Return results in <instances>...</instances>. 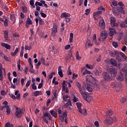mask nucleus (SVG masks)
Wrapping results in <instances>:
<instances>
[{
  "label": "nucleus",
  "instance_id": "10",
  "mask_svg": "<svg viewBox=\"0 0 127 127\" xmlns=\"http://www.w3.org/2000/svg\"><path fill=\"white\" fill-rule=\"evenodd\" d=\"M71 106H72V102L71 100L69 99L68 101H67L64 104V107H65V108H69V109L71 110V109H70Z\"/></svg>",
  "mask_w": 127,
  "mask_h": 127
},
{
  "label": "nucleus",
  "instance_id": "1",
  "mask_svg": "<svg viewBox=\"0 0 127 127\" xmlns=\"http://www.w3.org/2000/svg\"><path fill=\"white\" fill-rule=\"evenodd\" d=\"M116 122H117V118L115 117H106L104 120V123L107 126H111V125H113V124L116 123Z\"/></svg>",
  "mask_w": 127,
  "mask_h": 127
},
{
  "label": "nucleus",
  "instance_id": "48",
  "mask_svg": "<svg viewBox=\"0 0 127 127\" xmlns=\"http://www.w3.org/2000/svg\"><path fill=\"white\" fill-rule=\"evenodd\" d=\"M30 83H31V80H29L27 81L26 84V88H28V87H29V86L30 85Z\"/></svg>",
  "mask_w": 127,
  "mask_h": 127
},
{
  "label": "nucleus",
  "instance_id": "4",
  "mask_svg": "<svg viewBox=\"0 0 127 127\" xmlns=\"http://www.w3.org/2000/svg\"><path fill=\"white\" fill-rule=\"evenodd\" d=\"M57 29H58L57 25H53V28L52 29V33H51L52 36H53L54 37H55L56 35L55 34L58 32V31H57Z\"/></svg>",
  "mask_w": 127,
  "mask_h": 127
},
{
  "label": "nucleus",
  "instance_id": "18",
  "mask_svg": "<svg viewBox=\"0 0 127 127\" xmlns=\"http://www.w3.org/2000/svg\"><path fill=\"white\" fill-rule=\"evenodd\" d=\"M10 20L11 21H13V23H15V20H16V19L15 18V14H10Z\"/></svg>",
  "mask_w": 127,
  "mask_h": 127
},
{
  "label": "nucleus",
  "instance_id": "7",
  "mask_svg": "<svg viewBox=\"0 0 127 127\" xmlns=\"http://www.w3.org/2000/svg\"><path fill=\"white\" fill-rule=\"evenodd\" d=\"M15 115L17 118H21L22 115L21 114V110L19 108H17L16 109V112L15 113Z\"/></svg>",
  "mask_w": 127,
  "mask_h": 127
},
{
  "label": "nucleus",
  "instance_id": "36",
  "mask_svg": "<svg viewBox=\"0 0 127 127\" xmlns=\"http://www.w3.org/2000/svg\"><path fill=\"white\" fill-rule=\"evenodd\" d=\"M66 18V17H68V15L65 13H63L61 14V18Z\"/></svg>",
  "mask_w": 127,
  "mask_h": 127
},
{
  "label": "nucleus",
  "instance_id": "15",
  "mask_svg": "<svg viewBox=\"0 0 127 127\" xmlns=\"http://www.w3.org/2000/svg\"><path fill=\"white\" fill-rule=\"evenodd\" d=\"M77 108L78 109V111L80 113V114L83 113V110L81 109L82 107V104L81 103H79V102L76 103Z\"/></svg>",
  "mask_w": 127,
  "mask_h": 127
},
{
  "label": "nucleus",
  "instance_id": "25",
  "mask_svg": "<svg viewBox=\"0 0 127 127\" xmlns=\"http://www.w3.org/2000/svg\"><path fill=\"white\" fill-rule=\"evenodd\" d=\"M57 90H55L53 91V97H52V100H57Z\"/></svg>",
  "mask_w": 127,
  "mask_h": 127
},
{
  "label": "nucleus",
  "instance_id": "3",
  "mask_svg": "<svg viewBox=\"0 0 127 127\" xmlns=\"http://www.w3.org/2000/svg\"><path fill=\"white\" fill-rule=\"evenodd\" d=\"M102 76L105 81H107V82H110L111 80H112V78H111V76H110V74L107 73L106 72H104L102 73Z\"/></svg>",
  "mask_w": 127,
  "mask_h": 127
},
{
  "label": "nucleus",
  "instance_id": "62",
  "mask_svg": "<svg viewBox=\"0 0 127 127\" xmlns=\"http://www.w3.org/2000/svg\"><path fill=\"white\" fill-rule=\"evenodd\" d=\"M43 86V83H40L39 84V85L38 86V88L41 89V88H42Z\"/></svg>",
  "mask_w": 127,
  "mask_h": 127
},
{
  "label": "nucleus",
  "instance_id": "55",
  "mask_svg": "<svg viewBox=\"0 0 127 127\" xmlns=\"http://www.w3.org/2000/svg\"><path fill=\"white\" fill-rule=\"evenodd\" d=\"M92 98L91 96L87 97V99H86V101H87L88 103H90V102L92 101Z\"/></svg>",
  "mask_w": 127,
  "mask_h": 127
},
{
  "label": "nucleus",
  "instance_id": "28",
  "mask_svg": "<svg viewBox=\"0 0 127 127\" xmlns=\"http://www.w3.org/2000/svg\"><path fill=\"white\" fill-rule=\"evenodd\" d=\"M119 52L117 51H115L114 52L113 51H110L109 53L110 55H111V56L112 57H116V53H118Z\"/></svg>",
  "mask_w": 127,
  "mask_h": 127
},
{
  "label": "nucleus",
  "instance_id": "41",
  "mask_svg": "<svg viewBox=\"0 0 127 127\" xmlns=\"http://www.w3.org/2000/svg\"><path fill=\"white\" fill-rule=\"evenodd\" d=\"M17 65L19 71H20V60H18L17 62Z\"/></svg>",
  "mask_w": 127,
  "mask_h": 127
},
{
  "label": "nucleus",
  "instance_id": "9",
  "mask_svg": "<svg viewBox=\"0 0 127 127\" xmlns=\"http://www.w3.org/2000/svg\"><path fill=\"white\" fill-rule=\"evenodd\" d=\"M28 61H29V65L30 66L29 72L30 73H34V71H33V65L32 64V61L31 60V58H29Z\"/></svg>",
  "mask_w": 127,
  "mask_h": 127
},
{
  "label": "nucleus",
  "instance_id": "11",
  "mask_svg": "<svg viewBox=\"0 0 127 127\" xmlns=\"http://www.w3.org/2000/svg\"><path fill=\"white\" fill-rule=\"evenodd\" d=\"M45 3V1L43 0H41L40 2H38V1H36L35 5L36 6H43V4Z\"/></svg>",
  "mask_w": 127,
  "mask_h": 127
},
{
  "label": "nucleus",
  "instance_id": "37",
  "mask_svg": "<svg viewBox=\"0 0 127 127\" xmlns=\"http://www.w3.org/2000/svg\"><path fill=\"white\" fill-rule=\"evenodd\" d=\"M26 23H28V24H32V21H31V19L30 18H28L26 20Z\"/></svg>",
  "mask_w": 127,
  "mask_h": 127
},
{
  "label": "nucleus",
  "instance_id": "42",
  "mask_svg": "<svg viewBox=\"0 0 127 127\" xmlns=\"http://www.w3.org/2000/svg\"><path fill=\"white\" fill-rule=\"evenodd\" d=\"M22 11L23 13H26L27 12V8L25 6L22 7Z\"/></svg>",
  "mask_w": 127,
  "mask_h": 127
},
{
  "label": "nucleus",
  "instance_id": "33",
  "mask_svg": "<svg viewBox=\"0 0 127 127\" xmlns=\"http://www.w3.org/2000/svg\"><path fill=\"white\" fill-rule=\"evenodd\" d=\"M120 24L122 28H126V27H127V26L126 25L125 22H124V21L121 22Z\"/></svg>",
  "mask_w": 127,
  "mask_h": 127
},
{
  "label": "nucleus",
  "instance_id": "24",
  "mask_svg": "<svg viewBox=\"0 0 127 127\" xmlns=\"http://www.w3.org/2000/svg\"><path fill=\"white\" fill-rule=\"evenodd\" d=\"M63 98L65 102H69V100H71L70 97L67 95H64L63 96Z\"/></svg>",
  "mask_w": 127,
  "mask_h": 127
},
{
  "label": "nucleus",
  "instance_id": "32",
  "mask_svg": "<svg viewBox=\"0 0 127 127\" xmlns=\"http://www.w3.org/2000/svg\"><path fill=\"white\" fill-rule=\"evenodd\" d=\"M73 38H74V35H73V33H70L69 38V42H70V43H72V42H73Z\"/></svg>",
  "mask_w": 127,
  "mask_h": 127
},
{
  "label": "nucleus",
  "instance_id": "61",
  "mask_svg": "<svg viewBox=\"0 0 127 127\" xmlns=\"http://www.w3.org/2000/svg\"><path fill=\"white\" fill-rule=\"evenodd\" d=\"M120 9H121V12H122V13H123V14H125V13H126V12L125 11V10L124 9L123 7H121Z\"/></svg>",
  "mask_w": 127,
  "mask_h": 127
},
{
  "label": "nucleus",
  "instance_id": "56",
  "mask_svg": "<svg viewBox=\"0 0 127 127\" xmlns=\"http://www.w3.org/2000/svg\"><path fill=\"white\" fill-rule=\"evenodd\" d=\"M31 87L33 90H37V86H36L35 84H32Z\"/></svg>",
  "mask_w": 127,
  "mask_h": 127
},
{
  "label": "nucleus",
  "instance_id": "6",
  "mask_svg": "<svg viewBox=\"0 0 127 127\" xmlns=\"http://www.w3.org/2000/svg\"><path fill=\"white\" fill-rule=\"evenodd\" d=\"M115 58H116V60L118 61V62H123L124 60L122 58V57L120 56V52L115 53Z\"/></svg>",
  "mask_w": 127,
  "mask_h": 127
},
{
  "label": "nucleus",
  "instance_id": "22",
  "mask_svg": "<svg viewBox=\"0 0 127 127\" xmlns=\"http://www.w3.org/2000/svg\"><path fill=\"white\" fill-rule=\"evenodd\" d=\"M3 32L4 33V38H5L6 40H7V39H8V31L4 30Z\"/></svg>",
  "mask_w": 127,
  "mask_h": 127
},
{
  "label": "nucleus",
  "instance_id": "26",
  "mask_svg": "<svg viewBox=\"0 0 127 127\" xmlns=\"http://www.w3.org/2000/svg\"><path fill=\"white\" fill-rule=\"evenodd\" d=\"M61 66H59L58 68V74L60 77H63V72L62 71V69H61Z\"/></svg>",
  "mask_w": 127,
  "mask_h": 127
},
{
  "label": "nucleus",
  "instance_id": "57",
  "mask_svg": "<svg viewBox=\"0 0 127 127\" xmlns=\"http://www.w3.org/2000/svg\"><path fill=\"white\" fill-rule=\"evenodd\" d=\"M81 114L84 115V116H87V110L86 109H84L82 110V113Z\"/></svg>",
  "mask_w": 127,
  "mask_h": 127
},
{
  "label": "nucleus",
  "instance_id": "34",
  "mask_svg": "<svg viewBox=\"0 0 127 127\" xmlns=\"http://www.w3.org/2000/svg\"><path fill=\"white\" fill-rule=\"evenodd\" d=\"M6 112L7 115H10V107L9 106H6Z\"/></svg>",
  "mask_w": 127,
  "mask_h": 127
},
{
  "label": "nucleus",
  "instance_id": "8",
  "mask_svg": "<svg viewBox=\"0 0 127 127\" xmlns=\"http://www.w3.org/2000/svg\"><path fill=\"white\" fill-rule=\"evenodd\" d=\"M108 37V33L106 32H101L100 34V38L101 39H102L103 41H105L106 40V38Z\"/></svg>",
  "mask_w": 127,
  "mask_h": 127
},
{
  "label": "nucleus",
  "instance_id": "45",
  "mask_svg": "<svg viewBox=\"0 0 127 127\" xmlns=\"http://www.w3.org/2000/svg\"><path fill=\"white\" fill-rule=\"evenodd\" d=\"M90 12H91V9L88 8L86 9L85 10V15H88L89 13H90Z\"/></svg>",
  "mask_w": 127,
  "mask_h": 127
},
{
  "label": "nucleus",
  "instance_id": "29",
  "mask_svg": "<svg viewBox=\"0 0 127 127\" xmlns=\"http://www.w3.org/2000/svg\"><path fill=\"white\" fill-rule=\"evenodd\" d=\"M111 86L113 87V88L117 87H118V83H117L116 80H113V82H112L111 83Z\"/></svg>",
  "mask_w": 127,
  "mask_h": 127
},
{
  "label": "nucleus",
  "instance_id": "58",
  "mask_svg": "<svg viewBox=\"0 0 127 127\" xmlns=\"http://www.w3.org/2000/svg\"><path fill=\"white\" fill-rule=\"evenodd\" d=\"M109 31H112V32H114V33H115V34H117V32H116V30H115L114 28H109Z\"/></svg>",
  "mask_w": 127,
  "mask_h": 127
},
{
  "label": "nucleus",
  "instance_id": "47",
  "mask_svg": "<svg viewBox=\"0 0 127 127\" xmlns=\"http://www.w3.org/2000/svg\"><path fill=\"white\" fill-rule=\"evenodd\" d=\"M30 4L31 5V6H33V7H35V6H34V0H30Z\"/></svg>",
  "mask_w": 127,
  "mask_h": 127
},
{
  "label": "nucleus",
  "instance_id": "39",
  "mask_svg": "<svg viewBox=\"0 0 127 127\" xmlns=\"http://www.w3.org/2000/svg\"><path fill=\"white\" fill-rule=\"evenodd\" d=\"M4 127H13V124H10V123L7 122V123L5 124Z\"/></svg>",
  "mask_w": 127,
  "mask_h": 127
},
{
  "label": "nucleus",
  "instance_id": "54",
  "mask_svg": "<svg viewBox=\"0 0 127 127\" xmlns=\"http://www.w3.org/2000/svg\"><path fill=\"white\" fill-rule=\"evenodd\" d=\"M31 48V46H25V50H30Z\"/></svg>",
  "mask_w": 127,
  "mask_h": 127
},
{
  "label": "nucleus",
  "instance_id": "51",
  "mask_svg": "<svg viewBox=\"0 0 127 127\" xmlns=\"http://www.w3.org/2000/svg\"><path fill=\"white\" fill-rule=\"evenodd\" d=\"M123 71L124 73H125L126 75H127V66L124 67L123 69Z\"/></svg>",
  "mask_w": 127,
  "mask_h": 127
},
{
  "label": "nucleus",
  "instance_id": "40",
  "mask_svg": "<svg viewBox=\"0 0 127 127\" xmlns=\"http://www.w3.org/2000/svg\"><path fill=\"white\" fill-rule=\"evenodd\" d=\"M72 57V53L69 54L65 58V60L68 61V60H70V59Z\"/></svg>",
  "mask_w": 127,
  "mask_h": 127
},
{
  "label": "nucleus",
  "instance_id": "43",
  "mask_svg": "<svg viewBox=\"0 0 127 127\" xmlns=\"http://www.w3.org/2000/svg\"><path fill=\"white\" fill-rule=\"evenodd\" d=\"M3 76L2 75V70H0V81L3 80Z\"/></svg>",
  "mask_w": 127,
  "mask_h": 127
},
{
  "label": "nucleus",
  "instance_id": "14",
  "mask_svg": "<svg viewBox=\"0 0 127 127\" xmlns=\"http://www.w3.org/2000/svg\"><path fill=\"white\" fill-rule=\"evenodd\" d=\"M1 45L2 46V47H5L6 49L9 50L10 48H11V47L10 45H8V44L5 43H2L1 44Z\"/></svg>",
  "mask_w": 127,
  "mask_h": 127
},
{
  "label": "nucleus",
  "instance_id": "12",
  "mask_svg": "<svg viewBox=\"0 0 127 127\" xmlns=\"http://www.w3.org/2000/svg\"><path fill=\"white\" fill-rule=\"evenodd\" d=\"M110 23L112 27H115V26H117V24L116 23V19L114 18V17H112L111 18Z\"/></svg>",
  "mask_w": 127,
  "mask_h": 127
},
{
  "label": "nucleus",
  "instance_id": "49",
  "mask_svg": "<svg viewBox=\"0 0 127 127\" xmlns=\"http://www.w3.org/2000/svg\"><path fill=\"white\" fill-rule=\"evenodd\" d=\"M3 22H4V25L5 27L8 26V20H7V19L5 20V21H4Z\"/></svg>",
  "mask_w": 127,
  "mask_h": 127
},
{
  "label": "nucleus",
  "instance_id": "50",
  "mask_svg": "<svg viewBox=\"0 0 127 127\" xmlns=\"http://www.w3.org/2000/svg\"><path fill=\"white\" fill-rule=\"evenodd\" d=\"M112 45L113 46H114V47H115V48H117V47H118V43L116 42H113L112 43Z\"/></svg>",
  "mask_w": 127,
  "mask_h": 127
},
{
  "label": "nucleus",
  "instance_id": "64",
  "mask_svg": "<svg viewBox=\"0 0 127 127\" xmlns=\"http://www.w3.org/2000/svg\"><path fill=\"white\" fill-rule=\"evenodd\" d=\"M63 118H67V112H64L63 114Z\"/></svg>",
  "mask_w": 127,
  "mask_h": 127
},
{
  "label": "nucleus",
  "instance_id": "19",
  "mask_svg": "<svg viewBox=\"0 0 127 127\" xmlns=\"http://www.w3.org/2000/svg\"><path fill=\"white\" fill-rule=\"evenodd\" d=\"M113 115V111L112 110H108L106 114L107 118H111Z\"/></svg>",
  "mask_w": 127,
  "mask_h": 127
},
{
  "label": "nucleus",
  "instance_id": "20",
  "mask_svg": "<svg viewBox=\"0 0 127 127\" xmlns=\"http://www.w3.org/2000/svg\"><path fill=\"white\" fill-rule=\"evenodd\" d=\"M117 78L119 81H124V74L122 72H120Z\"/></svg>",
  "mask_w": 127,
  "mask_h": 127
},
{
  "label": "nucleus",
  "instance_id": "31",
  "mask_svg": "<svg viewBox=\"0 0 127 127\" xmlns=\"http://www.w3.org/2000/svg\"><path fill=\"white\" fill-rule=\"evenodd\" d=\"M119 54H120V56L121 57H123V58H124V59H125V60H127V56H126V55H125V54H124V53L119 52Z\"/></svg>",
  "mask_w": 127,
  "mask_h": 127
},
{
  "label": "nucleus",
  "instance_id": "21",
  "mask_svg": "<svg viewBox=\"0 0 127 127\" xmlns=\"http://www.w3.org/2000/svg\"><path fill=\"white\" fill-rule=\"evenodd\" d=\"M18 51H19V48H16L14 52H11V55L12 56V57H14V56H15V55L18 53Z\"/></svg>",
  "mask_w": 127,
  "mask_h": 127
},
{
  "label": "nucleus",
  "instance_id": "35",
  "mask_svg": "<svg viewBox=\"0 0 127 127\" xmlns=\"http://www.w3.org/2000/svg\"><path fill=\"white\" fill-rule=\"evenodd\" d=\"M83 97V98L84 99V100H85V101H87V99L88 98V96H87V94H86V93H84L83 92L82 94H81Z\"/></svg>",
  "mask_w": 127,
  "mask_h": 127
},
{
  "label": "nucleus",
  "instance_id": "2",
  "mask_svg": "<svg viewBox=\"0 0 127 127\" xmlns=\"http://www.w3.org/2000/svg\"><path fill=\"white\" fill-rule=\"evenodd\" d=\"M108 71L112 77H116V76H117V73H118V71L116 68H110L108 69Z\"/></svg>",
  "mask_w": 127,
  "mask_h": 127
},
{
  "label": "nucleus",
  "instance_id": "38",
  "mask_svg": "<svg viewBox=\"0 0 127 127\" xmlns=\"http://www.w3.org/2000/svg\"><path fill=\"white\" fill-rule=\"evenodd\" d=\"M39 22L40 25H43L44 24V21H43V20H42L40 17L39 18Z\"/></svg>",
  "mask_w": 127,
  "mask_h": 127
},
{
  "label": "nucleus",
  "instance_id": "60",
  "mask_svg": "<svg viewBox=\"0 0 127 127\" xmlns=\"http://www.w3.org/2000/svg\"><path fill=\"white\" fill-rule=\"evenodd\" d=\"M109 36H114V34H115V33L114 32L110 31V32L108 33Z\"/></svg>",
  "mask_w": 127,
  "mask_h": 127
},
{
  "label": "nucleus",
  "instance_id": "59",
  "mask_svg": "<svg viewBox=\"0 0 127 127\" xmlns=\"http://www.w3.org/2000/svg\"><path fill=\"white\" fill-rule=\"evenodd\" d=\"M3 59H4V60L6 61H10V59H9V58L6 56H5Z\"/></svg>",
  "mask_w": 127,
  "mask_h": 127
},
{
  "label": "nucleus",
  "instance_id": "52",
  "mask_svg": "<svg viewBox=\"0 0 127 127\" xmlns=\"http://www.w3.org/2000/svg\"><path fill=\"white\" fill-rule=\"evenodd\" d=\"M58 112L60 117L62 116V110H61L60 109H58Z\"/></svg>",
  "mask_w": 127,
  "mask_h": 127
},
{
  "label": "nucleus",
  "instance_id": "13",
  "mask_svg": "<svg viewBox=\"0 0 127 127\" xmlns=\"http://www.w3.org/2000/svg\"><path fill=\"white\" fill-rule=\"evenodd\" d=\"M109 64H111L113 66H117V61L116 60L111 58L109 61Z\"/></svg>",
  "mask_w": 127,
  "mask_h": 127
},
{
  "label": "nucleus",
  "instance_id": "46",
  "mask_svg": "<svg viewBox=\"0 0 127 127\" xmlns=\"http://www.w3.org/2000/svg\"><path fill=\"white\" fill-rule=\"evenodd\" d=\"M53 75H55V72H52L49 75V80H50L52 78H53Z\"/></svg>",
  "mask_w": 127,
  "mask_h": 127
},
{
  "label": "nucleus",
  "instance_id": "17",
  "mask_svg": "<svg viewBox=\"0 0 127 127\" xmlns=\"http://www.w3.org/2000/svg\"><path fill=\"white\" fill-rule=\"evenodd\" d=\"M76 86L78 88V90L80 93V94H83V89H82V86H81V84L80 83L77 82H76Z\"/></svg>",
  "mask_w": 127,
  "mask_h": 127
},
{
  "label": "nucleus",
  "instance_id": "16",
  "mask_svg": "<svg viewBox=\"0 0 127 127\" xmlns=\"http://www.w3.org/2000/svg\"><path fill=\"white\" fill-rule=\"evenodd\" d=\"M99 26L102 28H105L106 27V24L105 23V20H101L99 22Z\"/></svg>",
  "mask_w": 127,
  "mask_h": 127
},
{
  "label": "nucleus",
  "instance_id": "53",
  "mask_svg": "<svg viewBox=\"0 0 127 127\" xmlns=\"http://www.w3.org/2000/svg\"><path fill=\"white\" fill-rule=\"evenodd\" d=\"M78 98L76 97V96H74L73 97V103H76V102H78Z\"/></svg>",
  "mask_w": 127,
  "mask_h": 127
},
{
  "label": "nucleus",
  "instance_id": "44",
  "mask_svg": "<svg viewBox=\"0 0 127 127\" xmlns=\"http://www.w3.org/2000/svg\"><path fill=\"white\" fill-rule=\"evenodd\" d=\"M41 64L42 63L44 65H45V59L43 58H41V59L39 60Z\"/></svg>",
  "mask_w": 127,
  "mask_h": 127
},
{
  "label": "nucleus",
  "instance_id": "5",
  "mask_svg": "<svg viewBox=\"0 0 127 127\" xmlns=\"http://www.w3.org/2000/svg\"><path fill=\"white\" fill-rule=\"evenodd\" d=\"M83 90H87L88 92L89 93H92L93 92V88L91 87V86L87 84V85H85V86H83Z\"/></svg>",
  "mask_w": 127,
  "mask_h": 127
},
{
  "label": "nucleus",
  "instance_id": "30",
  "mask_svg": "<svg viewBox=\"0 0 127 127\" xmlns=\"http://www.w3.org/2000/svg\"><path fill=\"white\" fill-rule=\"evenodd\" d=\"M102 11H98L97 12H95L93 14V16L95 17L96 16H98V15H100L102 13Z\"/></svg>",
  "mask_w": 127,
  "mask_h": 127
},
{
  "label": "nucleus",
  "instance_id": "27",
  "mask_svg": "<svg viewBox=\"0 0 127 127\" xmlns=\"http://www.w3.org/2000/svg\"><path fill=\"white\" fill-rule=\"evenodd\" d=\"M50 113L53 117H54L55 118H57V113L56 112L54 111V110H51L50 111Z\"/></svg>",
  "mask_w": 127,
  "mask_h": 127
},
{
  "label": "nucleus",
  "instance_id": "63",
  "mask_svg": "<svg viewBox=\"0 0 127 127\" xmlns=\"http://www.w3.org/2000/svg\"><path fill=\"white\" fill-rule=\"evenodd\" d=\"M70 47H71V46L70 45H67L65 46L64 49L65 50H68V49H69Z\"/></svg>",
  "mask_w": 127,
  "mask_h": 127
},
{
  "label": "nucleus",
  "instance_id": "23",
  "mask_svg": "<svg viewBox=\"0 0 127 127\" xmlns=\"http://www.w3.org/2000/svg\"><path fill=\"white\" fill-rule=\"evenodd\" d=\"M39 95H42V92L41 91H36L34 92V97H37Z\"/></svg>",
  "mask_w": 127,
  "mask_h": 127
}]
</instances>
